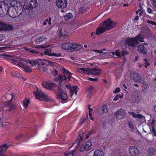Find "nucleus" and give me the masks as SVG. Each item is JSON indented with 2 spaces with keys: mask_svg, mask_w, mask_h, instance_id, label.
<instances>
[{
  "mask_svg": "<svg viewBox=\"0 0 156 156\" xmlns=\"http://www.w3.org/2000/svg\"><path fill=\"white\" fill-rule=\"evenodd\" d=\"M121 54L122 56H124L125 55H128V53L126 51H122Z\"/></svg>",
  "mask_w": 156,
  "mask_h": 156,
  "instance_id": "nucleus-55",
  "label": "nucleus"
},
{
  "mask_svg": "<svg viewBox=\"0 0 156 156\" xmlns=\"http://www.w3.org/2000/svg\"><path fill=\"white\" fill-rule=\"evenodd\" d=\"M67 79V76L65 75H59L58 77V79L60 81H63Z\"/></svg>",
  "mask_w": 156,
  "mask_h": 156,
  "instance_id": "nucleus-35",
  "label": "nucleus"
},
{
  "mask_svg": "<svg viewBox=\"0 0 156 156\" xmlns=\"http://www.w3.org/2000/svg\"><path fill=\"white\" fill-rule=\"evenodd\" d=\"M27 2L23 6L25 9H33L37 5V0H26Z\"/></svg>",
  "mask_w": 156,
  "mask_h": 156,
  "instance_id": "nucleus-6",
  "label": "nucleus"
},
{
  "mask_svg": "<svg viewBox=\"0 0 156 156\" xmlns=\"http://www.w3.org/2000/svg\"><path fill=\"white\" fill-rule=\"evenodd\" d=\"M151 132L154 133V135L156 136V132H155V130L153 126L151 127Z\"/></svg>",
  "mask_w": 156,
  "mask_h": 156,
  "instance_id": "nucleus-50",
  "label": "nucleus"
},
{
  "mask_svg": "<svg viewBox=\"0 0 156 156\" xmlns=\"http://www.w3.org/2000/svg\"><path fill=\"white\" fill-rule=\"evenodd\" d=\"M7 4L3 5H0V16H4L7 15Z\"/></svg>",
  "mask_w": 156,
  "mask_h": 156,
  "instance_id": "nucleus-17",
  "label": "nucleus"
},
{
  "mask_svg": "<svg viewBox=\"0 0 156 156\" xmlns=\"http://www.w3.org/2000/svg\"><path fill=\"white\" fill-rule=\"evenodd\" d=\"M56 89L57 90V98L58 99L61 98L63 100H66L67 97V96L65 92H63L62 89L59 87H57Z\"/></svg>",
  "mask_w": 156,
  "mask_h": 156,
  "instance_id": "nucleus-9",
  "label": "nucleus"
},
{
  "mask_svg": "<svg viewBox=\"0 0 156 156\" xmlns=\"http://www.w3.org/2000/svg\"><path fill=\"white\" fill-rule=\"evenodd\" d=\"M93 89V87L92 86H90L87 88V90L89 92V93H90V91L92 90Z\"/></svg>",
  "mask_w": 156,
  "mask_h": 156,
  "instance_id": "nucleus-56",
  "label": "nucleus"
},
{
  "mask_svg": "<svg viewBox=\"0 0 156 156\" xmlns=\"http://www.w3.org/2000/svg\"><path fill=\"white\" fill-rule=\"evenodd\" d=\"M23 103L24 104V106L25 108H27L29 104V100L27 99H25L23 101Z\"/></svg>",
  "mask_w": 156,
  "mask_h": 156,
  "instance_id": "nucleus-40",
  "label": "nucleus"
},
{
  "mask_svg": "<svg viewBox=\"0 0 156 156\" xmlns=\"http://www.w3.org/2000/svg\"><path fill=\"white\" fill-rule=\"evenodd\" d=\"M14 29L13 26L7 25L6 23L0 21V31L12 30Z\"/></svg>",
  "mask_w": 156,
  "mask_h": 156,
  "instance_id": "nucleus-10",
  "label": "nucleus"
},
{
  "mask_svg": "<svg viewBox=\"0 0 156 156\" xmlns=\"http://www.w3.org/2000/svg\"><path fill=\"white\" fill-rule=\"evenodd\" d=\"M65 86L69 90V93L70 94L69 96L71 97H72L74 93H75L76 95L77 92V86H74L71 87L70 85L69 84L66 85Z\"/></svg>",
  "mask_w": 156,
  "mask_h": 156,
  "instance_id": "nucleus-16",
  "label": "nucleus"
},
{
  "mask_svg": "<svg viewBox=\"0 0 156 156\" xmlns=\"http://www.w3.org/2000/svg\"><path fill=\"white\" fill-rule=\"evenodd\" d=\"M62 48L66 50H68L71 51V43H68L63 44L62 45Z\"/></svg>",
  "mask_w": 156,
  "mask_h": 156,
  "instance_id": "nucleus-25",
  "label": "nucleus"
},
{
  "mask_svg": "<svg viewBox=\"0 0 156 156\" xmlns=\"http://www.w3.org/2000/svg\"><path fill=\"white\" fill-rule=\"evenodd\" d=\"M8 48H9V47H0V51H2V50H4L5 49H7Z\"/></svg>",
  "mask_w": 156,
  "mask_h": 156,
  "instance_id": "nucleus-60",
  "label": "nucleus"
},
{
  "mask_svg": "<svg viewBox=\"0 0 156 156\" xmlns=\"http://www.w3.org/2000/svg\"><path fill=\"white\" fill-rule=\"evenodd\" d=\"M93 129H92L91 131L90 132L88 133L86 137V139H87L89 138V136L90 135H92L93 133Z\"/></svg>",
  "mask_w": 156,
  "mask_h": 156,
  "instance_id": "nucleus-48",
  "label": "nucleus"
},
{
  "mask_svg": "<svg viewBox=\"0 0 156 156\" xmlns=\"http://www.w3.org/2000/svg\"><path fill=\"white\" fill-rule=\"evenodd\" d=\"M47 38L44 36L41 37H38L35 41L36 44H39L42 41H45Z\"/></svg>",
  "mask_w": 156,
  "mask_h": 156,
  "instance_id": "nucleus-29",
  "label": "nucleus"
},
{
  "mask_svg": "<svg viewBox=\"0 0 156 156\" xmlns=\"http://www.w3.org/2000/svg\"><path fill=\"white\" fill-rule=\"evenodd\" d=\"M147 11L149 13H152V10L150 8H148L147 9Z\"/></svg>",
  "mask_w": 156,
  "mask_h": 156,
  "instance_id": "nucleus-58",
  "label": "nucleus"
},
{
  "mask_svg": "<svg viewBox=\"0 0 156 156\" xmlns=\"http://www.w3.org/2000/svg\"><path fill=\"white\" fill-rule=\"evenodd\" d=\"M51 19L50 18H49V20H45V21L43 22V24L45 25L47 24V23H48L49 25H50L51 24Z\"/></svg>",
  "mask_w": 156,
  "mask_h": 156,
  "instance_id": "nucleus-42",
  "label": "nucleus"
},
{
  "mask_svg": "<svg viewBox=\"0 0 156 156\" xmlns=\"http://www.w3.org/2000/svg\"><path fill=\"white\" fill-rule=\"evenodd\" d=\"M20 63H18L17 65L18 66L22 67L23 68L25 71L27 72H31V69L28 66H27L26 65H27L28 63L30 65V66H31V64L29 62H35L34 60H26L24 58L20 59Z\"/></svg>",
  "mask_w": 156,
  "mask_h": 156,
  "instance_id": "nucleus-3",
  "label": "nucleus"
},
{
  "mask_svg": "<svg viewBox=\"0 0 156 156\" xmlns=\"http://www.w3.org/2000/svg\"><path fill=\"white\" fill-rule=\"evenodd\" d=\"M131 76L132 78V80L135 82H140L141 81V77L136 73L133 72L131 73Z\"/></svg>",
  "mask_w": 156,
  "mask_h": 156,
  "instance_id": "nucleus-20",
  "label": "nucleus"
},
{
  "mask_svg": "<svg viewBox=\"0 0 156 156\" xmlns=\"http://www.w3.org/2000/svg\"><path fill=\"white\" fill-rule=\"evenodd\" d=\"M106 50V49L104 48L100 50H94V51L100 53L101 55H103L104 54H108L110 55L111 56L114 55H116V56L118 57H120L121 56V55L120 53L117 51H116L115 52V53L114 52H111L110 53H108L106 52H103V51Z\"/></svg>",
  "mask_w": 156,
  "mask_h": 156,
  "instance_id": "nucleus-12",
  "label": "nucleus"
},
{
  "mask_svg": "<svg viewBox=\"0 0 156 156\" xmlns=\"http://www.w3.org/2000/svg\"><path fill=\"white\" fill-rule=\"evenodd\" d=\"M73 16L72 14L71 13H69L64 16V19L66 21H68L69 19L71 18Z\"/></svg>",
  "mask_w": 156,
  "mask_h": 156,
  "instance_id": "nucleus-36",
  "label": "nucleus"
},
{
  "mask_svg": "<svg viewBox=\"0 0 156 156\" xmlns=\"http://www.w3.org/2000/svg\"><path fill=\"white\" fill-rule=\"evenodd\" d=\"M82 46L79 44L75 43L71 44V51L75 50H78L82 48Z\"/></svg>",
  "mask_w": 156,
  "mask_h": 156,
  "instance_id": "nucleus-26",
  "label": "nucleus"
},
{
  "mask_svg": "<svg viewBox=\"0 0 156 156\" xmlns=\"http://www.w3.org/2000/svg\"><path fill=\"white\" fill-rule=\"evenodd\" d=\"M29 62L31 64L32 66L37 67L40 72L43 73L47 71L49 65L52 66L55 63L45 59H37L35 62Z\"/></svg>",
  "mask_w": 156,
  "mask_h": 156,
  "instance_id": "nucleus-1",
  "label": "nucleus"
},
{
  "mask_svg": "<svg viewBox=\"0 0 156 156\" xmlns=\"http://www.w3.org/2000/svg\"><path fill=\"white\" fill-rule=\"evenodd\" d=\"M77 71L79 72L82 73V74L87 73V74L88 68L87 69L84 68H79L77 69Z\"/></svg>",
  "mask_w": 156,
  "mask_h": 156,
  "instance_id": "nucleus-33",
  "label": "nucleus"
},
{
  "mask_svg": "<svg viewBox=\"0 0 156 156\" xmlns=\"http://www.w3.org/2000/svg\"><path fill=\"white\" fill-rule=\"evenodd\" d=\"M93 153V156H105V153L101 149H97Z\"/></svg>",
  "mask_w": 156,
  "mask_h": 156,
  "instance_id": "nucleus-24",
  "label": "nucleus"
},
{
  "mask_svg": "<svg viewBox=\"0 0 156 156\" xmlns=\"http://www.w3.org/2000/svg\"><path fill=\"white\" fill-rule=\"evenodd\" d=\"M59 33L60 37L65 36L66 35V30L64 28L60 29L59 31Z\"/></svg>",
  "mask_w": 156,
  "mask_h": 156,
  "instance_id": "nucleus-32",
  "label": "nucleus"
},
{
  "mask_svg": "<svg viewBox=\"0 0 156 156\" xmlns=\"http://www.w3.org/2000/svg\"><path fill=\"white\" fill-rule=\"evenodd\" d=\"M100 69H89L88 68L87 74H92L97 76L100 74Z\"/></svg>",
  "mask_w": 156,
  "mask_h": 156,
  "instance_id": "nucleus-19",
  "label": "nucleus"
},
{
  "mask_svg": "<svg viewBox=\"0 0 156 156\" xmlns=\"http://www.w3.org/2000/svg\"><path fill=\"white\" fill-rule=\"evenodd\" d=\"M155 150L153 147H150L147 150V155L148 156H152Z\"/></svg>",
  "mask_w": 156,
  "mask_h": 156,
  "instance_id": "nucleus-30",
  "label": "nucleus"
},
{
  "mask_svg": "<svg viewBox=\"0 0 156 156\" xmlns=\"http://www.w3.org/2000/svg\"><path fill=\"white\" fill-rule=\"evenodd\" d=\"M73 74V73H69L67 75V78L69 81L70 80V78L72 77V75Z\"/></svg>",
  "mask_w": 156,
  "mask_h": 156,
  "instance_id": "nucleus-51",
  "label": "nucleus"
},
{
  "mask_svg": "<svg viewBox=\"0 0 156 156\" xmlns=\"http://www.w3.org/2000/svg\"><path fill=\"white\" fill-rule=\"evenodd\" d=\"M8 147V146L7 144L2 145L0 147V156H5L2 154V152L3 151H5Z\"/></svg>",
  "mask_w": 156,
  "mask_h": 156,
  "instance_id": "nucleus-27",
  "label": "nucleus"
},
{
  "mask_svg": "<svg viewBox=\"0 0 156 156\" xmlns=\"http://www.w3.org/2000/svg\"><path fill=\"white\" fill-rule=\"evenodd\" d=\"M92 144L91 141H87L84 144L81 146L80 151L82 152L84 150L87 151L90 150L92 148Z\"/></svg>",
  "mask_w": 156,
  "mask_h": 156,
  "instance_id": "nucleus-7",
  "label": "nucleus"
},
{
  "mask_svg": "<svg viewBox=\"0 0 156 156\" xmlns=\"http://www.w3.org/2000/svg\"><path fill=\"white\" fill-rule=\"evenodd\" d=\"M86 118L85 117H82L79 121V125H81L85 121Z\"/></svg>",
  "mask_w": 156,
  "mask_h": 156,
  "instance_id": "nucleus-41",
  "label": "nucleus"
},
{
  "mask_svg": "<svg viewBox=\"0 0 156 156\" xmlns=\"http://www.w3.org/2000/svg\"><path fill=\"white\" fill-rule=\"evenodd\" d=\"M116 24V23L112 21L110 18L108 19L100 24L99 27L97 29L96 34L100 35L106 31L112 29Z\"/></svg>",
  "mask_w": 156,
  "mask_h": 156,
  "instance_id": "nucleus-2",
  "label": "nucleus"
},
{
  "mask_svg": "<svg viewBox=\"0 0 156 156\" xmlns=\"http://www.w3.org/2000/svg\"><path fill=\"white\" fill-rule=\"evenodd\" d=\"M121 73L119 72V71L118 73H117L116 74V76L117 77V78L118 79H119L120 78V77L121 76Z\"/></svg>",
  "mask_w": 156,
  "mask_h": 156,
  "instance_id": "nucleus-53",
  "label": "nucleus"
},
{
  "mask_svg": "<svg viewBox=\"0 0 156 156\" xmlns=\"http://www.w3.org/2000/svg\"><path fill=\"white\" fill-rule=\"evenodd\" d=\"M144 60L145 64L144 66L145 68H147L148 66H149V63L148 62L147 60L146 59H144Z\"/></svg>",
  "mask_w": 156,
  "mask_h": 156,
  "instance_id": "nucleus-45",
  "label": "nucleus"
},
{
  "mask_svg": "<svg viewBox=\"0 0 156 156\" xmlns=\"http://www.w3.org/2000/svg\"><path fill=\"white\" fill-rule=\"evenodd\" d=\"M35 94V98L40 101L44 100L46 101H51L52 100L50 97L42 92L40 90L37 89V93L34 92Z\"/></svg>",
  "mask_w": 156,
  "mask_h": 156,
  "instance_id": "nucleus-5",
  "label": "nucleus"
},
{
  "mask_svg": "<svg viewBox=\"0 0 156 156\" xmlns=\"http://www.w3.org/2000/svg\"><path fill=\"white\" fill-rule=\"evenodd\" d=\"M143 90L145 92H146L147 90L149 88V87L145 83H144L143 86Z\"/></svg>",
  "mask_w": 156,
  "mask_h": 156,
  "instance_id": "nucleus-43",
  "label": "nucleus"
},
{
  "mask_svg": "<svg viewBox=\"0 0 156 156\" xmlns=\"http://www.w3.org/2000/svg\"><path fill=\"white\" fill-rule=\"evenodd\" d=\"M152 3L153 6L156 9V0H152Z\"/></svg>",
  "mask_w": 156,
  "mask_h": 156,
  "instance_id": "nucleus-57",
  "label": "nucleus"
},
{
  "mask_svg": "<svg viewBox=\"0 0 156 156\" xmlns=\"http://www.w3.org/2000/svg\"><path fill=\"white\" fill-rule=\"evenodd\" d=\"M135 38L136 40V42L137 43L138 42V41H140V42H143L144 41V39L142 34L139 35L138 36Z\"/></svg>",
  "mask_w": 156,
  "mask_h": 156,
  "instance_id": "nucleus-34",
  "label": "nucleus"
},
{
  "mask_svg": "<svg viewBox=\"0 0 156 156\" xmlns=\"http://www.w3.org/2000/svg\"><path fill=\"white\" fill-rule=\"evenodd\" d=\"M137 50L138 52L143 54L146 55L147 53V48L143 45H138L137 47Z\"/></svg>",
  "mask_w": 156,
  "mask_h": 156,
  "instance_id": "nucleus-21",
  "label": "nucleus"
},
{
  "mask_svg": "<svg viewBox=\"0 0 156 156\" xmlns=\"http://www.w3.org/2000/svg\"><path fill=\"white\" fill-rule=\"evenodd\" d=\"M4 58L5 59H8L11 61H13L14 62L12 63L13 64H15L16 62H18L19 63H20V59H23V58H19L17 57H12L10 55H6L5 54V56L4 57Z\"/></svg>",
  "mask_w": 156,
  "mask_h": 156,
  "instance_id": "nucleus-15",
  "label": "nucleus"
},
{
  "mask_svg": "<svg viewBox=\"0 0 156 156\" xmlns=\"http://www.w3.org/2000/svg\"><path fill=\"white\" fill-rule=\"evenodd\" d=\"M128 125L129 127L131 129H134V127L131 122H129L128 123Z\"/></svg>",
  "mask_w": 156,
  "mask_h": 156,
  "instance_id": "nucleus-46",
  "label": "nucleus"
},
{
  "mask_svg": "<svg viewBox=\"0 0 156 156\" xmlns=\"http://www.w3.org/2000/svg\"><path fill=\"white\" fill-rule=\"evenodd\" d=\"M129 113L130 115H132L133 117L134 118L140 119L144 117V116L141 114H137L134 112H129Z\"/></svg>",
  "mask_w": 156,
  "mask_h": 156,
  "instance_id": "nucleus-31",
  "label": "nucleus"
},
{
  "mask_svg": "<svg viewBox=\"0 0 156 156\" xmlns=\"http://www.w3.org/2000/svg\"><path fill=\"white\" fill-rule=\"evenodd\" d=\"M120 91V88L119 87H118L116 88L115 90L113 91V93L116 94L119 92Z\"/></svg>",
  "mask_w": 156,
  "mask_h": 156,
  "instance_id": "nucleus-52",
  "label": "nucleus"
},
{
  "mask_svg": "<svg viewBox=\"0 0 156 156\" xmlns=\"http://www.w3.org/2000/svg\"><path fill=\"white\" fill-rule=\"evenodd\" d=\"M129 154L131 156H138L139 155V151L136 147L130 146L128 148Z\"/></svg>",
  "mask_w": 156,
  "mask_h": 156,
  "instance_id": "nucleus-11",
  "label": "nucleus"
},
{
  "mask_svg": "<svg viewBox=\"0 0 156 156\" xmlns=\"http://www.w3.org/2000/svg\"><path fill=\"white\" fill-rule=\"evenodd\" d=\"M90 105H88V108L89 110V112H90L91 111H92L93 109L92 108H90Z\"/></svg>",
  "mask_w": 156,
  "mask_h": 156,
  "instance_id": "nucleus-63",
  "label": "nucleus"
},
{
  "mask_svg": "<svg viewBox=\"0 0 156 156\" xmlns=\"http://www.w3.org/2000/svg\"><path fill=\"white\" fill-rule=\"evenodd\" d=\"M147 23H150L152 25L156 26V22L154 21H150L149 20H147Z\"/></svg>",
  "mask_w": 156,
  "mask_h": 156,
  "instance_id": "nucleus-44",
  "label": "nucleus"
},
{
  "mask_svg": "<svg viewBox=\"0 0 156 156\" xmlns=\"http://www.w3.org/2000/svg\"><path fill=\"white\" fill-rule=\"evenodd\" d=\"M4 37L2 34H0V41H1L3 39Z\"/></svg>",
  "mask_w": 156,
  "mask_h": 156,
  "instance_id": "nucleus-62",
  "label": "nucleus"
},
{
  "mask_svg": "<svg viewBox=\"0 0 156 156\" xmlns=\"http://www.w3.org/2000/svg\"><path fill=\"white\" fill-rule=\"evenodd\" d=\"M126 114V112L123 109H121L116 112L115 117L118 119H122L124 118Z\"/></svg>",
  "mask_w": 156,
  "mask_h": 156,
  "instance_id": "nucleus-13",
  "label": "nucleus"
},
{
  "mask_svg": "<svg viewBox=\"0 0 156 156\" xmlns=\"http://www.w3.org/2000/svg\"><path fill=\"white\" fill-rule=\"evenodd\" d=\"M11 76L13 77H15L16 78L21 79L22 78V76L19 73L16 71H13L11 72Z\"/></svg>",
  "mask_w": 156,
  "mask_h": 156,
  "instance_id": "nucleus-28",
  "label": "nucleus"
},
{
  "mask_svg": "<svg viewBox=\"0 0 156 156\" xmlns=\"http://www.w3.org/2000/svg\"><path fill=\"white\" fill-rule=\"evenodd\" d=\"M88 9L85 7H81L79 9V11L80 13H83L85 12Z\"/></svg>",
  "mask_w": 156,
  "mask_h": 156,
  "instance_id": "nucleus-39",
  "label": "nucleus"
},
{
  "mask_svg": "<svg viewBox=\"0 0 156 156\" xmlns=\"http://www.w3.org/2000/svg\"><path fill=\"white\" fill-rule=\"evenodd\" d=\"M93 151H91L87 153L85 156H93Z\"/></svg>",
  "mask_w": 156,
  "mask_h": 156,
  "instance_id": "nucleus-47",
  "label": "nucleus"
},
{
  "mask_svg": "<svg viewBox=\"0 0 156 156\" xmlns=\"http://www.w3.org/2000/svg\"><path fill=\"white\" fill-rule=\"evenodd\" d=\"M127 44L131 46H136L137 43L136 40L135 38L132 39H129L126 41Z\"/></svg>",
  "mask_w": 156,
  "mask_h": 156,
  "instance_id": "nucleus-22",
  "label": "nucleus"
},
{
  "mask_svg": "<svg viewBox=\"0 0 156 156\" xmlns=\"http://www.w3.org/2000/svg\"><path fill=\"white\" fill-rule=\"evenodd\" d=\"M61 71L62 73H64L63 75H65L66 76H67V75L70 72L67 70L65 69L64 68L62 67L61 69Z\"/></svg>",
  "mask_w": 156,
  "mask_h": 156,
  "instance_id": "nucleus-38",
  "label": "nucleus"
},
{
  "mask_svg": "<svg viewBox=\"0 0 156 156\" xmlns=\"http://www.w3.org/2000/svg\"><path fill=\"white\" fill-rule=\"evenodd\" d=\"M5 1V0H0V5L2 4V5H6V4H5L4 2Z\"/></svg>",
  "mask_w": 156,
  "mask_h": 156,
  "instance_id": "nucleus-59",
  "label": "nucleus"
},
{
  "mask_svg": "<svg viewBox=\"0 0 156 156\" xmlns=\"http://www.w3.org/2000/svg\"><path fill=\"white\" fill-rule=\"evenodd\" d=\"M101 110L104 113H107L108 111L107 106L105 105H103L101 107Z\"/></svg>",
  "mask_w": 156,
  "mask_h": 156,
  "instance_id": "nucleus-37",
  "label": "nucleus"
},
{
  "mask_svg": "<svg viewBox=\"0 0 156 156\" xmlns=\"http://www.w3.org/2000/svg\"><path fill=\"white\" fill-rule=\"evenodd\" d=\"M135 98H136V101L137 102H138L139 101H140V100L139 98L137 96Z\"/></svg>",
  "mask_w": 156,
  "mask_h": 156,
  "instance_id": "nucleus-64",
  "label": "nucleus"
},
{
  "mask_svg": "<svg viewBox=\"0 0 156 156\" xmlns=\"http://www.w3.org/2000/svg\"><path fill=\"white\" fill-rule=\"evenodd\" d=\"M44 53L46 55L51 56H55L56 57H58L60 56L59 54H56L53 52H52L51 48L45 50L44 51Z\"/></svg>",
  "mask_w": 156,
  "mask_h": 156,
  "instance_id": "nucleus-23",
  "label": "nucleus"
},
{
  "mask_svg": "<svg viewBox=\"0 0 156 156\" xmlns=\"http://www.w3.org/2000/svg\"><path fill=\"white\" fill-rule=\"evenodd\" d=\"M7 14L11 17L15 18L20 16L22 12V11L17 10L12 7H8L7 5Z\"/></svg>",
  "mask_w": 156,
  "mask_h": 156,
  "instance_id": "nucleus-4",
  "label": "nucleus"
},
{
  "mask_svg": "<svg viewBox=\"0 0 156 156\" xmlns=\"http://www.w3.org/2000/svg\"><path fill=\"white\" fill-rule=\"evenodd\" d=\"M12 99L11 98L10 100L7 101L5 103V108L8 111H11L16 108V105L12 102Z\"/></svg>",
  "mask_w": 156,
  "mask_h": 156,
  "instance_id": "nucleus-8",
  "label": "nucleus"
},
{
  "mask_svg": "<svg viewBox=\"0 0 156 156\" xmlns=\"http://www.w3.org/2000/svg\"><path fill=\"white\" fill-rule=\"evenodd\" d=\"M42 86L43 87L50 90H52L55 87V85L53 83L43 82Z\"/></svg>",
  "mask_w": 156,
  "mask_h": 156,
  "instance_id": "nucleus-18",
  "label": "nucleus"
},
{
  "mask_svg": "<svg viewBox=\"0 0 156 156\" xmlns=\"http://www.w3.org/2000/svg\"><path fill=\"white\" fill-rule=\"evenodd\" d=\"M56 4L59 8H65L67 6V0H57Z\"/></svg>",
  "mask_w": 156,
  "mask_h": 156,
  "instance_id": "nucleus-14",
  "label": "nucleus"
},
{
  "mask_svg": "<svg viewBox=\"0 0 156 156\" xmlns=\"http://www.w3.org/2000/svg\"><path fill=\"white\" fill-rule=\"evenodd\" d=\"M80 140H76V141H75V143H74L73 144L72 146H73L74 145L76 144H77V146H76V149L77 147H78V145H79V144L80 143Z\"/></svg>",
  "mask_w": 156,
  "mask_h": 156,
  "instance_id": "nucleus-49",
  "label": "nucleus"
},
{
  "mask_svg": "<svg viewBox=\"0 0 156 156\" xmlns=\"http://www.w3.org/2000/svg\"><path fill=\"white\" fill-rule=\"evenodd\" d=\"M88 80H89L92 81H96L98 80L97 78H88Z\"/></svg>",
  "mask_w": 156,
  "mask_h": 156,
  "instance_id": "nucleus-54",
  "label": "nucleus"
},
{
  "mask_svg": "<svg viewBox=\"0 0 156 156\" xmlns=\"http://www.w3.org/2000/svg\"><path fill=\"white\" fill-rule=\"evenodd\" d=\"M118 94H117L115 97L113 99L114 101H116L118 99Z\"/></svg>",
  "mask_w": 156,
  "mask_h": 156,
  "instance_id": "nucleus-61",
  "label": "nucleus"
}]
</instances>
